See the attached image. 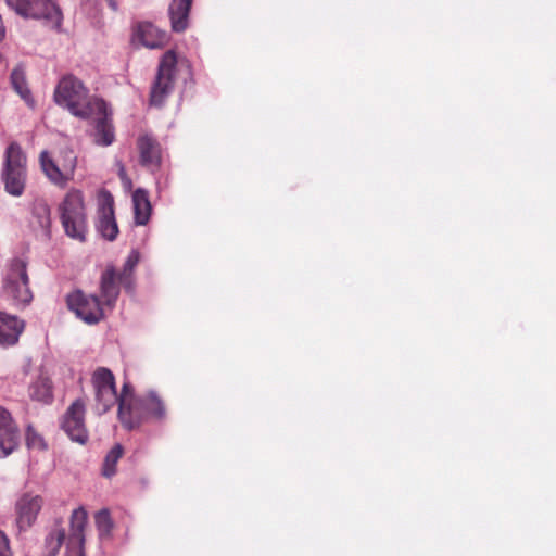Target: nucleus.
<instances>
[{
	"label": "nucleus",
	"mask_w": 556,
	"mask_h": 556,
	"mask_svg": "<svg viewBox=\"0 0 556 556\" xmlns=\"http://www.w3.org/2000/svg\"><path fill=\"white\" fill-rule=\"evenodd\" d=\"M110 115L111 114L108 110V104L105 103L103 113H94L92 117L88 118L94 122L92 137L93 142L98 146L108 147L111 146L115 140L114 127L112 125Z\"/></svg>",
	"instance_id": "dca6fc26"
},
{
	"label": "nucleus",
	"mask_w": 556,
	"mask_h": 556,
	"mask_svg": "<svg viewBox=\"0 0 556 556\" xmlns=\"http://www.w3.org/2000/svg\"><path fill=\"white\" fill-rule=\"evenodd\" d=\"M8 5L25 18L40 20L52 29L59 30L63 15L52 0H5Z\"/></svg>",
	"instance_id": "423d86ee"
},
{
	"label": "nucleus",
	"mask_w": 556,
	"mask_h": 556,
	"mask_svg": "<svg viewBox=\"0 0 556 556\" xmlns=\"http://www.w3.org/2000/svg\"><path fill=\"white\" fill-rule=\"evenodd\" d=\"M18 438V429L10 412L0 406V457H7L16 448Z\"/></svg>",
	"instance_id": "2eb2a0df"
},
{
	"label": "nucleus",
	"mask_w": 556,
	"mask_h": 556,
	"mask_svg": "<svg viewBox=\"0 0 556 556\" xmlns=\"http://www.w3.org/2000/svg\"><path fill=\"white\" fill-rule=\"evenodd\" d=\"M140 160L143 165L157 166L161 162L160 144L150 136H142L138 140Z\"/></svg>",
	"instance_id": "412c9836"
},
{
	"label": "nucleus",
	"mask_w": 556,
	"mask_h": 556,
	"mask_svg": "<svg viewBox=\"0 0 556 556\" xmlns=\"http://www.w3.org/2000/svg\"><path fill=\"white\" fill-rule=\"evenodd\" d=\"M11 85L15 92L25 101V103L34 108L35 100L31 96L30 89L26 80L25 72L21 67H16L11 73Z\"/></svg>",
	"instance_id": "b1692460"
},
{
	"label": "nucleus",
	"mask_w": 556,
	"mask_h": 556,
	"mask_svg": "<svg viewBox=\"0 0 556 556\" xmlns=\"http://www.w3.org/2000/svg\"><path fill=\"white\" fill-rule=\"evenodd\" d=\"M64 540L65 532L63 529L54 528L51 530L45 542L47 555L54 556L59 552Z\"/></svg>",
	"instance_id": "cd10ccee"
},
{
	"label": "nucleus",
	"mask_w": 556,
	"mask_h": 556,
	"mask_svg": "<svg viewBox=\"0 0 556 556\" xmlns=\"http://www.w3.org/2000/svg\"><path fill=\"white\" fill-rule=\"evenodd\" d=\"M39 163L46 178L55 187L64 189L74 179L77 156L73 151L66 150L60 160H54L48 151H42Z\"/></svg>",
	"instance_id": "0eeeda50"
},
{
	"label": "nucleus",
	"mask_w": 556,
	"mask_h": 556,
	"mask_svg": "<svg viewBox=\"0 0 556 556\" xmlns=\"http://www.w3.org/2000/svg\"><path fill=\"white\" fill-rule=\"evenodd\" d=\"M94 391L96 410L104 414L115 404H119L115 378L112 371L105 367L97 368L91 377Z\"/></svg>",
	"instance_id": "1a4fd4ad"
},
{
	"label": "nucleus",
	"mask_w": 556,
	"mask_h": 556,
	"mask_svg": "<svg viewBox=\"0 0 556 556\" xmlns=\"http://www.w3.org/2000/svg\"><path fill=\"white\" fill-rule=\"evenodd\" d=\"M53 99L59 106L81 119L92 117L94 113H103L105 109V101L89 96L88 89L73 75H65L59 80Z\"/></svg>",
	"instance_id": "f257e3e1"
},
{
	"label": "nucleus",
	"mask_w": 556,
	"mask_h": 556,
	"mask_svg": "<svg viewBox=\"0 0 556 556\" xmlns=\"http://www.w3.org/2000/svg\"><path fill=\"white\" fill-rule=\"evenodd\" d=\"M43 500L34 493H24L15 503L16 525L21 531L29 529L41 510Z\"/></svg>",
	"instance_id": "ddd939ff"
},
{
	"label": "nucleus",
	"mask_w": 556,
	"mask_h": 556,
	"mask_svg": "<svg viewBox=\"0 0 556 556\" xmlns=\"http://www.w3.org/2000/svg\"><path fill=\"white\" fill-rule=\"evenodd\" d=\"M96 526L101 540L110 538L113 528V521L108 509H102L97 513Z\"/></svg>",
	"instance_id": "c85d7f7f"
},
{
	"label": "nucleus",
	"mask_w": 556,
	"mask_h": 556,
	"mask_svg": "<svg viewBox=\"0 0 556 556\" xmlns=\"http://www.w3.org/2000/svg\"><path fill=\"white\" fill-rule=\"evenodd\" d=\"M191 4L192 0H172L168 12L174 31L180 33L188 27Z\"/></svg>",
	"instance_id": "aec40b11"
},
{
	"label": "nucleus",
	"mask_w": 556,
	"mask_h": 556,
	"mask_svg": "<svg viewBox=\"0 0 556 556\" xmlns=\"http://www.w3.org/2000/svg\"><path fill=\"white\" fill-rule=\"evenodd\" d=\"M0 556H12L9 546V540L3 532L0 531Z\"/></svg>",
	"instance_id": "7c9ffc66"
},
{
	"label": "nucleus",
	"mask_w": 556,
	"mask_h": 556,
	"mask_svg": "<svg viewBox=\"0 0 556 556\" xmlns=\"http://www.w3.org/2000/svg\"><path fill=\"white\" fill-rule=\"evenodd\" d=\"M177 56L172 50L162 56L150 96V103L160 106L173 91L176 79Z\"/></svg>",
	"instance_id": "6e6552de"
},
{
	"label": "nucleus",
	"mask_w": 556,
	"mask_h": 556,
	"mask_svg": "<svg viewBox=\"0 0 556 556\" xmlns=\"http://www.w3.org/2000/svg\"><path fill=\"white\" fill-rule=\"evenodd\" d=\"M58 212L65 233L73 239L85 241L88 226L83 191L71 188L60 202Z\"/></svg>",
	"instance_id": "7ed1b4c3"
},
{
	"label": "nucleus",
	"mask_w": 556,
	"mask_h": 556,
	"mask_svg": "<svg viewBox=\"0 0 556 556\" xmlns=\"http://www.w3.org/2000/svg\"><path fill=\"white\" fill-rule=\"evenodd\" d=\"M26 443L29 448L45 450L46 443L40 434H38L31 426L26 429Z\"/></svg>",
	"instance_id": "c756f323"
},
{
	"label": "nucleus",
	"mask_w": 556,
	"mask_h": 556,
	"mask_svg": "<svg viewBox=\"0 0 556 556\" xmlns=\"http://www.w3.org/2000/svg\"><path fill=\"white\" fill-rule=\"evenodd\" d=\"M123 456V447L121 444H116L114 447L110 450L106 454L103 466H102V475L106 478H111L116 472V465L121 457Z\"/></svg>",
	"instance_id": "a878e982"
},
{
	"label": "nucleus",
	"mask_w": 556,
	"mask_h": 556,
	"mask_svg": "<svg viewBox=\"0 0 556 556\" xmlns=\"http://www.w3.org/2000/svg\"><path fill=\"white\" fill-rule=\"evenodd\" d=\"M139 261H140V253L137 250H132L124 263L123 270L121 273H118L119 281L127 291L132 290V283H134L132 274H134V270H135L136 266L138 265Z\"/></svg>",
	"instance_id": "393cba45"
},
{
	"label": "nucleus",
	"mask_w": 556,
	"mask_h": 556,
	"mask_svg": "<svg viewBox=\"0 0 556 556\" xmlns=\"http://www.w3.org/2000/svg\"><path fill=\"white\" fill-rule=\"evenodd\" d=\"M67 305L78 318L87 324H96L103 317V308L98 296L75 291L67 296Z\"/></svg>",
	"instance_id": "f8f14e48"
},
{
	"label": "nucleus",
	"mask_w": 556,
	"mask_h": 556,
	"mask_svg": "<svg viewBox=\"0 0 556 556\" xmlns=\"http://www.w3.org/2000/svg\"><path fill=\"white\" fill-rule=\"evenodd\" d=\"M4 298L15 307H25L33 301L26 263L20 258L11 261L3 277Z\"/></svg>",
	"instance_id": "39448f33"
},
{
	"label": "nucleus",
	"mask_w": 556,
	"mask_h": 556,
	"mask_svg": "<svg viewBox=\"0 0 556 556\" xmlns=\"http://www.w3.org/2000/svg\"><path fill=\"white\" fill-rule=\"evenodd\" d=\"M164 415L163 402L154 392L135 397L130 384L124 383L119 395L118 418L127 429H134L150 418L161 419Z\"/></svg>",
	"instance_id": "f03ea898"
},
{
	"label": "nucleus",
	"mask_w": 556,
	"mask_h": 556,
	"mask_svg": "<svg viewBox=\"0 0 556 556\" xmlns=\"http://www.w3.org/2000/svg\"><path fill=\"white\" fill-rule=\"evenodd\" d=\"M28 394L35 401L42 403L51 402L53 393L50 378L45 374H39L29 384Z\"/></svg>",
	"instance_id": "4be33fe9"
},
{
	"label": "nucleus",
	"mask_w": 556,
	"mask_h": 556,
	"mask_svg": "<svg viewBox=\"0 0 556 556\" xmlns=\"http://www.w3.org/2000/svg\"><path fill=\"white\" fill-rule=\"evenodd\" d=\"M86 404L81 399L74 401L66 409L62 429L74 442L85 444L88 440V432L85 426Z\"/></svg>",
	"instance_id": "9b49d317"
},
{
	"label": "nucleus",
	"mask_w": 556,
	"mask_h": 556,
	"mask_svg": "<svg viewBox=\"0 0 556 556\" xmlns=\"http://www.w3.org/2000/svg\"><path fill=\"white\" fill-rule=\"evenodd\" d=\"M135 222L137 225H146L151 216V203L148 192L143 189H137L132 193Z\"/></svg>",
	"instance_id": "5701e85b"
},
{
	"label": "nucleus",
	"mask_w": 556,
	"mask_h": 556,
	"mask_svg": "<svg viewBox=\"0 0 556 556\" xmlns=\"http://www.w3.org/2000/svg\"><path fill=\"white\" fill-rule=\"evenodd\" d=\"M23 329V320L18 319L16 316L0 312V344H15Z\"/></svg>",
	"instance_id": "a211bd4d"
},
{
	"label": "nucleus",
	"mask_w": 556,
	"mask_h": 556,
	"mask_svg": "<svg viewBox=\"0 0 556 556\" xmlns=\"http://www.w3.org/2000/svg\"><path fill=\"white\" fill-rule=\"evenodd\" d=\"M136 39L149 49H156L164 46L167 36L151 23H140L135 33Z\"/></svg>",
	"instance_id": "6ab92c4d"
},
{
	"label": "nucleus",
	"mask_w": 556,
	"mask_h": 556,
	"mask_svg": "<svg viewBox=\"0 0 556 556\" xmlns=\"http://www.w3.org/2000/svg\"><path fill=\"white\" fill-rule=\"evenodd\" d=\"M4 190L13 197L24 193L27 180V159L21 147L12 142L4 153V163L1 172Z\"/></svg>",
	"instance_id": "20e7f679"
},
{
	"label": "nucleus",
	"mask_w": 556,
	"mask_h": 556,
	"mask_svg": "<svg viewBox=\"0 0 556 556\" xmlns=\"http://www.w3.org/2000/svg\"><path fill=\"white\" fill-rule=\"evenodd\" d=\"M119 275L113 265H109L100 278V293L104 305L112 308L119 295Z\"/></svg>",
	"instance_id": "f3484780"
},
{
	"label": "nucleus",
	"mask_w": 556,
	"mask_h": 556,
	"mask_svg": "<svg viewBox=\"0 0 556 556\" xmlns=\"http://www.w3.org/2000/svg\"><path fill=\"white\" fill-rule=\"evenodd\" d=\"M96 228L109 241L115 240L118 235V227L114 215V200L106 190H101L98 193Z\"/></svg>",
	"instance_id": "9d476101"
},
{
	"label": "nucleus",
	"mask_w": 556,
	"mask_h": 556,
	"mask_svg": "<svg viewBox=\"0 0 556 556\" xmlns=\"http://www.w3.org/2000/svg\"><path fill=\"white\" fill-rule=\"evenodd\" d=\"M50 206L45 201H37L33 206V217L36 218L38 226L48 230L51 225Z\"/></svg>",
	"instance_id": "bb28decb"
},
{
	"label": "nucleus",
	"mask_w": 556,
	"mask_h": 556,
	"mask_svg": "<svg viewBox=\"0 0 556 556\" xmlns=\"http://www.w3.org/2000/svg\"><path fill=\"white\" fill-rule=\"evenodd\" d=\"M86 523V510L81 507L75 509L71 516L70 533L66 539V556H85Z\"/></svg>",
	"instance_id": "4468645a"
}]
</instances>
